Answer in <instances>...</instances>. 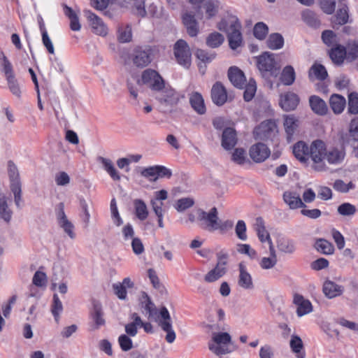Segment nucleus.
<instances>
[{
    "label": "nucleus",
    "mask_w": 358,
    "mask_h": 358,
    "mask_svg": "<svg viewBox=\"0 0 358 358\" xmlns=\"http://www.w3.org/2000/svg\"><path fill=\"white\" fill-rule=\"evenodd\" d=\"M312 168L319 172L325 171L328 167L327 163L331 165H338L344 160L345 153L343 148L328 147L321 141L316 140L311 143Z\"/></svg>",
    "instance_id": "1"
},
{
    "label": "nucleus",
    "mask_w": 358,
    "mask_h": 358,
    "mask_svg": "<svg viewBox=\"0 0 358 358\" xmlns=\"http://www.w3.org/2000/svg\"><path fill=\"white\" fill-rule=\"evenodd\" d=\"M208 348L211 352L219 357L231 353L235 350L231 336L223 331L212 332Z\"/></svg>",
    "instance_id": "2"
},
{
    "label": "nucleus",
    "mask_w": 358,
    "mask_h": 358,
    "mask_svg": "<svg viewBox=\"0 0 358 358\" xmlns=\"http://www.w3.org/2000/svg\"><path fill=\"white\" fill-rule=\"evenodd\" d=\"M228 77L234 86L238 88L245 87L243 97L245 101H250L257 91V85L254 79L250 78L247 83L244 73L237 66H231L228 70Z\"/></svg>",
    "instance_id": "3"
},
{
    "label": "nucleus",
    "mask_w": 358,
    "mask_h": 358,
    "mask_svg": "<svg viewBox=\"0 0 358 358\" xmlns=\"http://www.w3.org/2000/svg\"><path fill=\"white\" fill-rule=\"evenodd\" d=\"M138 86L145 85L152 90L157 92L164 87V81L158 72L148 69L143 71L141 78L136 80Z\"/></svg>",
    "instance_id": "4"
},
{
    "label": "nucleus",
    "mask_w": 358,
    "mask_h": 358,
    "mask_svg": "<svg viewBox=\"0 0 358 358\" xmlns=\"http://www.w3.org/2000/svg\"><path fill=\"white\" fill-rule=\"evenodd\" d=\"M229 255L224 250L217 254V264L213 269L209 271L204 276V280L207 282H213L222 278L227 271V262Z\"/></svg>",
    "instance_id": "5"
},
{
    "label": "nucleus",
    "mask_w": 358,
    "mask_h": 358,
    "mask_svg": "<svg viewBox=\"0 0 358 358\" xmlns=\"http://www.w3.org/2000/svg\"><path fill=\"white\" fill-rule=\"evenodd\" d=\"M155 320L159 327L166 333L165 336L166 342L169 343H173L176 338V334L173 329L170 313L166 307H162L159 308V313Z\"/></svg>",
    "instance_id": "6"
},
{
    "label": "nucleus",
    "mask_w": 358,
    "mask_h": 358,
    "mask_svg": "<svg viewBox=\"0 0 358 358\" xmlns=\"http://www.w3.org/2000/svg\"><path fill=\"white\" fill-rule=\"evenodd\" d=\"M173 53L178 63L183 67L188 69L191 65L192 52L187 43L178 40L174 45Z\"/></svg>",
    "instance_id": "7"
},
{
    "label": "nucleus",
    "mask_w": 358,
    "mask_h": 358,
    "mask_svg": "<svg viewBox=\"0 0 358 358\" xmlns=\"http://www.w3.org/2000/svg\"><path fill=\"white\" fill-rule=\"evenodd\" d=\"M157 99L164 107L171 108L176 106L180 99V96L178 92L175 91L169 85H164L162 90L157 91Z\"/></svg>",
    "instance_id": "8"
},
{
    "label": "nucleus",
    "mask_w": 358,
    "mask_h": 358,
    "mask_svg": "<svg viewBox=\"0 0 358 358\" xmlns=\"http://www.w3.org/2000/svg\"><path fill=\"white\" fill-rule=\"evenodd\" d=\"M145 0H124L125 6L131 9L136 15L144 17L147 14L154 16L157 13V7L154 3H150L148 6V10L145 8Z\"/></svg>",
    "instance_id": "9"
},
{
    "label": "nucleus",
    "mask_w": 358,
    "mask_h": 358,
    "mask_svg": "<svg viewBox=\"0 0 358 358\" xmlns=\"http://www.w3.org/2000/svg\"><path fill=\"white\" fill-rule=\"evenodd\" d=\"M200 213L199 227L210 232L215 231L218 220V212L217 208H212L208 212H206L201 209V213Z\"/></svg>",
    "instance_id": "10"
},
{
    "label": "nucleus",
    "mask_w": 358,
    "mask_h": 358,
    "mask_svg": "<svg viewBox=\"0 0 358 358\" xmlns=\"http://www.w3.org/2000/svg\"><path fill=\"white\" fill-rule=\"evenodd\" d=\"M133 63L138 67L147 66L152 60V50L150 48H136L131 54Z\"/></svg>",
    "instance_id": "11"
},
{
    "label": "nucleus",
    "mask_w": 358,
    "mask_h": 358,
    "mask_svg": "<svg viewBox=\"0 0 358 358\" xmlns=\"http://www.w3.org/2000/svg\"><path fill=\"white\" fill-rule=\"evenodd\" d=\"M283 127L288 141H292L300 131V120L294 115H285L282 117Z\"/></svg>",
    "instance_id": "12"
},
{
    "label": "nucleus",
    "mask_w": 358,
    "mask_h": 358,
    "mask_svg": "<svg viewBox=\"0 0 358 358\" xmlns=\"http://www.w3.org/2000/svg\"><path fill=\"white\" fill-rule=\"evenodd\" d=\"M85 15L92 31L99 36H105L108 34V27L102 19L90 10H85Z\"/></svg>",
    "instance_id": "13"
},
{
    "label": "nucleus",
    "mask_w": 358,
    "mask_h": 358,
    "mask_svg": "<svg viewBox=\"0 0 358 358\" xmlns=\"http://www.w3.org/2000/svg\"><path fill=\"white\" fill-rule=\"evenodd\" d=\"M275 65L274 55L272 53L264 52L257 59V67L262 73L269 72L271 75L276 76L278 68Z\"/></svg>",
    "instance_id": "14"
},
{
    "label": "nucleus",
    "mask_w": 358,
    "mask_h": 358,
    "mask_svg": "<svg viewBox=\"0 0 358 358\" xmlns=\"http://www.w3.org/2000/svg\"><path fill=\"white\" fill-rule=\"evenodd\" d=\"M217 28L220 31L228 34L236 29H241V24L236 15L227 13L217 22Z\"/></svg>",
    "instance_id": "15"
},
{
    "label": "nucleus",
    "mask_w": 358,
    "mask_h": 358,
    "mask_svg": "<svg viewBox=\"0 0 358 358\" xmlns=\"http://www.w3.org/2000/svg\"><path fill=\"white\" fill-rule=\"evenodd\" d=\"M142 176L148 178L150 181H155L159 178L171 176V171L163 166H153L143 169L141 172Z\"/></svg>",
    "instance_id": "16"
},
{
    "label": "nucleus",
    "mask_w": 358,
    "mask_h": 358,
    "mask_svg": "<svg viewBox=\"0 0 358 358\" xmlns=\"http://www.w3.org/2000/svg\"><path fill=\"white\" fill-rule=\"evenodd\" d=\"M238 285L245 290H252L255 288L252 277L243 262L238 264Z\"/></svg>",
    "instance_id": "17"
},
{
    "label": "nucleus",
    "mask_w": 358,
    "mask_h": 358,
    "mask_svg": "<svg viewBox=\"0 0 358 358\" xmlns=\"http://www.w3.org/2000/svg\"><path fill=\"white\" fill-rule=\"evenodd\" d=\"M249 155L255 162L260 163L265 161L270 156L271 151L265 144L258 143L250 147Z\"/></svg>",
    "instance_id": "18"
},
{
    "label": "nucleus",
    "mask_w": 358,
    "mask_h": 358,
    "mask_svg": "<svg viewBox=\"0 0 358 358\" xmlns=\"http://www.w3.org/2000/svg\"><path fill=\"white\" fill-rule=\"evenodd\" d=\"M299 101V97L296 94L288 92L280 95L279 105L282 110L291 111L296 108Z\"/></svg>",
    "instance_id": "19"
},
{
    "label": "nucleus",
    "mask_w": 358,
    "mask_h": 358,
    "mask_svg": "<svg viewBox=\"0 0 358 358\" xmlns=\"http://www.w3.org/2000/svg\"><path fill=\"white\" fill-rule=\"evenodd\" d=\"M182 22L189 36L194 37L198 34L199 31V23L193 13L184 12L182 15Z\"/></svg>",
    "instance_id": "20"
},
{
    "label": "nucleus",
    "mask_w": 358,
    "mask_h": 358,
    "mask_svg": "<svg viewBox=\"0 0 358 358\" xmlns=\"http://www.w3.org/2000/svg\"><path fill=\"white\" fill-rule=\"evenodd\" d=\"M293 303L296 308V315L299 317L310 313L313 310L311 302L300 294L294 296Z\"/></svg>",
    "instance_id": "21"
},
{
    "label": "nucleus",
    "mask_w": 358,
    "mask_h": 358,
    "mask_svg": "<svg viewBox=\"0 0 358 358\" xmlns=\"http://www.w3.org/2000/svg\"><path fill=\"white\" fill-rule=\"evenodd\" d=\"M344 287L335 282L326 280L322 285V292L324 296L328 299H334L340 296L344 292Z\"/></svg>",
    "instance_id": "22"
},
{
    "label": "nucleus",
    "mask_w": 358,
    "mask_h": 358,
    "mask_svg": "<svg viewBox=\"0 0 358 358\" xmlns=\"http://www.w3.org/2000/svg\"><path fill=\"white\" fill-rule=\"evenodd\" d=\"M168 198V192L162 189L154 193V196L150 200V205L155 215H164V201Z\"/></svg>",
    "instance_id": "23"
},
{
    "label": "nucleus",
    "mask_w": 358,
    "mask_h": 358,
    "mask_svg": "<svg viewBox=\"0 0 358 358\" xmlns=\"http://www.w3.org/2000/svg\"><path fill=\"white\" fill-rule=\"evenodd\" d=\"M292 152L294 157L302 163H306L309 158L311 159V145L308 147L303 141L295 143Z\"/></svg>",
    "instance_id": "24"
},
{
    "label": "nucleus",
    "mask_w": 358,
    "mask_h": 358,
    "mask_svg": "<svg viewBox=\"0 0 358 358\" xmlns=\"http://www.w3.org/2000/svg\"><path fill=\"white\" fill-rule=\"evenodd\" d=\"M275 131V124L271 121H265L255 129L254 135L256 138L263 140L270 138Z\"/></svg>",
    "instance_id": "25"
},
{
    "label": "nucleus",
    "mask_w": 358,
    "mask_h": 358,
    "mask_svg": "<svg viewBox=\"0 0 358 358\" xmlns=\"http://www.w3.org/2000/svg\"><path fill=\"white\" fill-rule=\"evenodd\" d=\"M285 203L292 210L304 208L306 206L300 197V194L296 192L287 191L283 194Z\"/></svg>",
    "instance_id": "26"
},
{
    "label": "nucleus",
    "mask_w": 358,
    "mask_h": 358,
    "mask_svg": "<svg viewBox=\"0 0 358 358\" xmlns=\"http://www.w3.org/2000/svg\"><path fill=\"white\" fill-rule=\"evenodd\" d=\"M57 216L59 225L63 229V230L71 238L73 239L76 236L74 233V227L73 224L67 219L62 204L60 205V208L58 210Z\"/></svg>",
    "instance_id": "27"
},
{
    "label": "nucleus",
    "mask_w": 358,
    "mask_h": 358,
    "mask_svg": "<svg viewBox=\"0 0 358 358\" xmlns=\"http://www.w3.org/2000/svg\"><path fill=\"white\" fill-rule=\"evenodd\" d=\"M213 101L218 106L223 105L227 99V94L224 87L219 82L215 83L211 90Z\"/></svg>",
    "instance_id": "28"
},
{
    "label": "nucleus",
    "mask_w": 358,
    "mask_h": 358,
    "mask_svg": "<svg viewBox=\"0 0 358 358\" xmlns=\"http://www.w3.org/2000/svg\"><path fill=\"white\" fill-rule=\"evenodd\" d=\"M207 19L215 17L219 11L223 8V3L220 0H206L202 6Z\"/></svg>",
    "instance_id": "29"
},
{
    "label": "nucleus",
    "mask_w": 358,
    "mask_h": 358,
    "mask_svg": "<svg viewBox=\"0 0 358 358\" xmlns=\"http://www.w3.org/2000/svg\"><path fill=\"white\" fill-rule=\"evenodd\" d=\"M134 286V282L127 277L122 280V282H117L113 285V289L115 295L121 300H125L127 296V288H132Z\"/></svg>",
    "instance_id": "30"
},
{
    "label": "nucleus",
    "mask_w": 358,
    "mask_h": 358,
    "mask_svg": "<svg viewBox=\"0 0 358 358\" xmlns=\"http://www.w3.org/2000/svg\"><path fill=\"white\" fill-rule=\"evenodd\" d=\"M139 304L142 309V313L145 314L148 318L152 317L155 312V306L151 301L148 294L143 292L139 296Z\"/></svg>",
    "instance_id": "31"
},
{
    "label": "nucleus",
    "mask_w": 358,
    "mask_h": 358,
    "mask_svg": "<svg viewBox=\"0 0 358 358\" xmlns=\"http://www.w3.org/2000/svg\"><path fill=\"white\" fill-rule=\"evenodd\" d=\"M102 308L100 303H94L91 311V317L93 321L92 329H98L105 324V320L103 317Z\"/></svg>",
    "instance_id": "32"
},
{
    "label": "nucleus",
    "mask_w": 358,
    "mask_h": 358,
    "mask_svg": "<svg viewBox=\"0 0 358 358\" xmlns=\"http://www.w3.org/2000/svg\"><path fill=\"white\" fill-rule=\"evenodd\" d=\"M289 346L296 358H305L306 352L301 338L295 334L291 336Z\"/></svg>",
    "instance_id": "33"
},
{
    "label": "nucleus",
    "mask_w": 358,
    "mask_h": 358,
    "mask_svg": "<svg viewBox=\"0 0 358 358\" xmlns=\"http://www.w3.org/2000/svg\"><path fill=\"white\" fill-rule=\"evenodd\" d=\"M237 142L236 134L234 129L227 128L223 131L222 145L225 150L233 148Z\"/></svg>",
    "instance_id": "34"
},
{
    "label": "nucleus",
    "mask_w": 358,
    "mask_h": 358,
    "mask_svg": "<svg viewBox=\"0 0 358 358\" xmlns=\"http://www.w3.org/2000/svg\"><path fill=\"white\" fill-rule=\"evenodd\" d=\"M269 257H264L259 261V266L262 269L268 270L273 268L277 264L278 259L273 243H270Z\"/></svg>",
    "instance_id": "35"
},
{
    "label": "nucleus",
    "mask_w": 358,
    "mask_h": 358,
    "mask_svg": "<svg viewBox=\"0 0 358 358\" xmlns=\"http://www.w3.org/2000/svg\"><path fill=\"white\" fill-rule=\"evenodd\" d=\"M309 103L312 110L317 115H324L328 111L326 103L318 96L313 95L310 96Z\"/></svg>",
    "instance_id": "36"
},
{
    "label": "nucleus",
    "mask_w": 358,
    "mask_h": 358,
    "mask_svg": "<svg viewBox=\"0 0 358 358\" xmlns=\"http://www.w3.org/2000/svg\"><path fill=\"white\" fill-rule=\"evenodd\" d=\"M189 103L192 108L199 115L206 113V108L202 95L199 92H193L189 96Z\"/></svg>",
    "instance_id": "37"
},
{
    "label": "nucleus",
    "mask_w": 358,
    "mask_h": 358,
    "mask_svg": "<svg viewBox=\"0 0 358 358\" xmlns=\"http://www.w3.org/2000/svg\"><path fill=\"white\" fill-rule=\"evenodd\" d=\"M97 161L102 165L103 169L108 173L113 180H120L121 179L119 172L115 169L113 162L110 159L99 157Z\"/></svg>",
    "instance_id": "38"
},
{
    "label": "nucleus",
    "mask_w": 358,
    "mask_h": 358,
    "mask_svg": "<svg viewBox=\"0 0 358 358\" xmlns=\"http://www.w3.org/2000/svg\"><path fill=\"white\" fill-rule=\"evenodd\" d=\"M255 229L257 236L262 243L267 241L270 245L272 243L269 233L266 229L264 222L262 217H257L255 223Z\"/></svg>",
    "instance_id": "39"
},
{
    "label": "nucleus",
    "mask_w": 358,
    "mask_h": 358,
    "mask_svg": "<svg viewBox=\"0 0 358 358\" xmlns=\"http://www.w3.org/2000/svg\"><path fill=\"white\" fill-rule=\"evenodd\" d=\"M296 79V72L294 67L291 65L285 66L280 76V83L286 86L292 85Z\"/></svg>",
    "instance_id": "40"
},
{
    "label": "nucleus",
    "mask_w": 358,
    "mask_h": 358,
    "mask_svg": "<svg viewBox=\"0 0 358 358\" xmlns=\"http://www.w3.org/2000/svg\"><path fill=\"white\" fill-rule=\"evenodd\" d=\"M329 56L332 61L338 64H342L344 59H347V47L338 44L331 48Z\"/></svg>",
    "instance_id": "41"
},
{
    "label": "nucleus",
    "mask_w": 358,
    "mask_h": 358,
    "mask_svg": "<svg viewBox=\"0 0 358 358\" xmlns=\"http://www.w3.org/2000/svg\"><path fill=\"white\" fill-rule=\"evenodd\" d=\"M64 13L70 20L71 29L74 31H80L81 24L79 22L78 13L67 6H64Z\"/></svg>",
    "instance_id": "42"
},
{
    "label": "nucleus",
    "mask_w": 358,
    "mask_h": 358,
    "mask_svg": "<svg viewBox=\"0 0 358 358\" xmlns=\"http://www.w3.org/2000/svg\"><path fill=\"white\" fill-rule=\"evenodd\" d=\"M229 47L232 50H236L243 45V36L241 29H236L227 34Z\"/></svg>",
    "instance_id": "43"
},
{
    "label": "nucleus",
    "mask_w": 358,
    "mask_h": 358,
    "mask_svg": "<svg viewBox=\"0 0 358 358\" xmlns=\"http://www.w3.org/2000/svg\"><path fill=\"white\" fill-rule=\"evenodd\" d=\"M330 107L336 114L341 113L346 104L345 99L339 94H333L329 99Z\"/></svg>",
    "instance_id": "44"
},
{
    "label": "nucleus",
    "mask_w": 358,
    "mask_h": 358,
    "mask_svg": "<svg viewBox=\"0 0 358 358\" xmlns=\"http://www.w3.org/2000/svg\"><path fill=\"white\" fill-rule=\"evenodd\" d=\"M0 70L6 79L15 76L13 65L3 52H0Z\"/></svg>",
    "instance_id": "45"
},
{
    "label": "nucleus",
    "mask_w": 358,
    "mask_h": 358,
    "mask_svg": "<svg viewBox=\"0 0 358 358\" xmlns=\"http://www.w3.org/2000/svg\"><path fill=\"white\" fill-rule=\"evenodd\" d=\"M277 247L280 252L285 254H293L296 250L294 242L284 237L278 238Z\"/></svg>",
    "instance_id": "46"
},
{
    "label": "nucleus",
    "mask_w": 358,
    "mask_h": 358,
    "mask_svg": "<svg viewBox=\"0 0 358 358\" xmlns=\"http://www.w3.org/2000/svg\"><path fill=\"white\" fill-rule=\"evenodd\" d=\"M8 176L10 180V188L15 187V191L21 187L20 176L17 166L11 162L8 163Z\"/></svg>",
    "instance_id": "47"
},
{
    "label": "nucleus",
    "mask_w": 358,
    "mask_h": 358,
    "mask_svg": "<svg viewBox=\"0 0 358 358\" xmlns=\"http://www.w3.org/2000/svg\"><path fill=\"white\" fill-rule=\"evenodd\" d=\"M134 206L135 214L137 218L141 221L147 219L148 216V210L145 203L141 199H136L134 201Z\"/></svg>",
    "instance_id": "48"
},
{
    "label": "nucleus",
    "mask_w": 358,
    "mask_h": 358,
    "mask_svg": "<svg viewBox=\"0 0 358 358\" xmlns=\"http://www.w3.org/2000/svg\"><path fill=\"white\" fill-rule=\"evenodd\" d=\"M13 212L7 203V198L2 194H0V218L5 222H8L12 217Z\"/></svg>",
    "instance_id": "49"
},
{
    "label": "nucleus",
    "mask_w": 358,
    "mask_h": 358,
    "mask_svg": "<svg viewBox=\"0 0 358 358\" xmlns=\"http://www.w3.org/2000/svg\"><path fill=\"white\" fill-rule=\"evenodd\" d=\"M266 44L267 47L271 50H279L284 45V38L281 34L273 33L268 36Z\"/></svg>",
    "instance_id": "50"
},
{
    "label": "nucleus",
    "mask_w": 358,
    "mask_h": 358,
    "mask_svg": "<svg viewBox=\"0 0 358 358\" xmlns=\"http://www.w3.org/2000/svg\"><path fill=\"white\" fill-rule=\"evenodd\" d=\"M316 250L324 255H332L334 252V247L329 241L320 238L315 242Z\"/></svg>",
    "instance_id": "51"
},
{
    "label": "nucleus",
    "mask_w": 358,
    "mask_h": 358,
    "mask_svg": "<svg viewBox=\"0 0 358 358\" xmlns=\"http://www.w3.org/2000/svg\"><path fill=\"white\" fill-rule=\"evenodd\" d=\"M131 28L128 24H122L117 29V39L121 43H127L131 40Z\"/></svg>",
    "instance_id": "52"
},
{
    "label": "nucleus",
    "mask_w": 358,
    "mask_h": 358,
    "mask_svg": "<svg viewBox=\"0 0 358 358\" xmlns=\"http://www.w3.org/2000/svg\"><path fill=\"white\" fill-rule=\"evenodd\" d=\"M327 76V72L321 64H315L312 66L309 71V78L312 79L315 78L317 80H324Z\"/></svg>",
    "instance_id": "53"
},
{
    "label": "nucleus",
    "mask_w": 358,
    "mask_h": 358,
    "mask_svg": "<svg viewBox=\"0 0 358 358\" xmlns=\"http://www.w3.org/2000/svg\"><path fill=\"white\" fill-rule=\"evenodd\" d=\"M348 8L345 3H343L336 12L334 22L339 25H343L348 22Z\"/></svg>",
    "instance_id": "54"
},
{
    "label": "nucleus",
    "mask_w": 358,
    "mask_h": 358,
    "mask_svg": "<svg viewBox=\"0 0 358 358\" xmlns=\"http://www.w3.org/2000/svg\"><path fill=\"white\" fill-rule=\"evenodd\" d=\"M323 42L329 47H334L339 44L340 39L338 36L331 30H325L322 34Z\"/></svg>",
    "instance_id": "55"
},
{
    "label": "nucleus",
    "mask_w": 358,
    "mask_h": 358,
    "mask_svg": "<svg viewBox=\"0 0 358 358\" xmlns=\"http://www.w3.org/2000/svg\"><path fill=\"white\" fill-rule=\"evenodd\" d=\"M131 319L133 322L125 326V331L127 335L134 337L138 333V327H139V324L141 322V319L136 313L132 314Z\"/></svg>",
    "instance_id": "56"
},
{
    "label": "nucleus",
    "mask_w": 358,
    "mask_h": 358,
    "mask_svg": "<svg viewBox=\"0 0 358 358\" xmlns=\"http://www.w3.org/2000/svg\"><path fill=\"white\" fill-rule=\"evenodd\" d=\"M110 216L113 223L117 227L123 224V220L120 215L115 199H112L110 204Z\"/></svg>",
    "instance_id": "57"
},
{
    "label": "nucleus",
    "mask_w": 358,
    "mask_h": 358,
    "mask_svg": "<svg viewBox=\"0 0 358 358\" xmlns=\"http://www.w3.org/2000/svg\"><path fill=\"white\" fill-rule=\"evenodd\" d=\"M224 38L222 34L218 32H213L208 35L206 38V44L208 46L215 48L222 44Z\"/></svg>",
    "instance_id": "58"
},
{
    "label": "nucleus",
    "mask_w": 358,
    "mask_h": 358,
    "mask_svg": "<svg viewBox=\"0 0 358 358\" xmlns=\"http://www.w3.org/2000/svg\"><path fill=\"white\" fill-rule=\"evenodd\" d=\"M194 204V201L192 198L185 197L177 200L174 204V208L178 212H184L186 210L192 207Z\"/></svg>",
    "instance_id": "59"
},
{
    "label": "nucleus",
    "mask_w": 358,
    "mask_h": 358,
    "mask_svg": "<svg viewBox=\"0 0 358 358\" xmlns=\"http://www.w3.org/2000/svg\"><path fill=\"white\" fill-rule=\"evenodd\" d=\"M231 160L239 165H243L248 162L246 152L243 148H236L231 153Z\"/></svg>",
    "instance_id": "60"
},
{
    "label": "nucleus",
    "mask_w": 358,
    "mask_h": 358,
    "mask_svg": "<svg viewBox=\"0 0 358 358\" xmlns=\"http://www.w3.org/2000/svg\"><path fill=\"white\" fill-rule=\"evenodd\" d=\"M333 188L338 192L347 193L355 188V185L352 181L345 182L343 180L338 179L334 182Z\"/></svg>",
    "instance_id": "61"
},
{
    "label": "nucleus",
    "mask_w": 358,
    "mask_h": 358,
    "mask_svg": "<svg viewBox=\"0 0 358 358\" xmlns=\"http://www.w3.org/2000/svg\"><path fill=\"white\" fill-rule=\"evenodd\" d=\"M358 59V41H350L347 45V60Z\"/></svg>",
    "instance_id": "62"
},
{
    "label": "nucleus",
    "mask_w": 358,
    "mask_h": 358,
    "mask_svg": "<svg viewBox=\"0 0 358 358\" xmlns=\"http://www.w3.org/2000/svg\"><path fill=\"white\" fill-rule=\"evenodd\" d=\"M6 80L7 81L8 87L10 92L14 96L20 98L21 96L22 90L17 80L15 78V76L6 78Z\"/></svg>",
    "instance_id": "63"
},
{
    "label": "nucleus",
    "mask_w": 358,
    "mask_h": 358,
    "mask_svg": "<svg viewBox=\"0 0 358 358\" xmlns=\"http://www.w3.org/2000/svg\"><path fill=\"white\" fill-rule=\"evenodd\" d=\"M268 32V26L264 22L257 23L253 29V34L256 38L264 40Z\"/></svg>",
    "instance_id": "64"
}]
</instances>
